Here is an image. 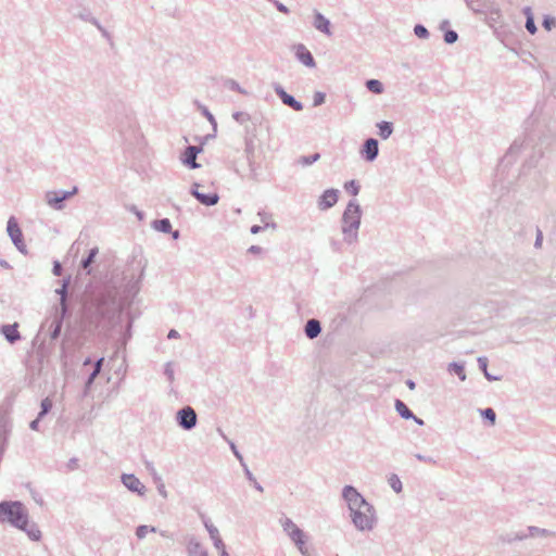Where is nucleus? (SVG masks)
Here are the masks:
<instances>
[{
	"instance_id": "obj_2",
	"label": "nucleus",
	"mask_w": 556,
	"mask_h": 556,
	"mask_svg": "<svg viewBox=\"0 0 556 556\" xmlns=\"http://www.w3.org/2000/svg\"><path fill=\"white\" fill-rule=\"evenodd\" d=\"M0 523L24 531L31 541H40L39 527L29 520L27 507L21 501L0 502Z\"/></svg>"
},
{
	"instance_id": "obj_18",
	"label": "nucleus",
	"mask_w": 556,
	"mask_h": 556,
	"mask_svg": "<svg viewBox=\"0 0 556 556\" xmlns=\"http://www.w3.org/2000/svg\"><path fill=\"white\" fill-rule=\"evenodd\" d=\"M18 325L16 323L14 324H8L3 325L0 329L1 333L4 336L7 341L11 344L17 342L21 340V334L18 331Z\"/></svg>"
},
{
	"instance_id": "obj_55",
	"label": "nucleus",
	"mask_w": 556,
	"mask_h": 556,
	"mask_svg": "<svg viewBox=\"0 0 556 556\" xmlns=\"http://www.w3.org/2000/svg\"><path fill=\"white\" fill-rule=\"evenodd\" d=\"M556 25V20L551 16H545L543 20V27L549 30L553 26Z\"/></svg>"
},
{
	"instance_id": "obj_60",
	"label": "nucleus",
	"mask_w": 556,
	"mask_h": 556,
	"mask_svg": "<svg viewBox=\"0 0 556 556\" xmlns=\"http://www.w3.org/2000/svg\"><path fill=\"white\" fill-rule=\"evenodd\" d=\"M94 26L98 28V30L101 33V35H102L105 39H108V40H110V39H111V35H110V33H109V31H108V30H106V29H105V28L100 24V22H99V21H98V25H94Z\"/></svg>"
},
{
	"instance_id": "obj_40",
	"label": "nucleus",
	"mask_w": 556,
	"mask_h": 556,
	"mask_svg": "<svg viewBox=\"0 0 556 556\" xmlns=\"http://www.w3.org/2000/svg\"><path fill=\"white\" fill-rule=\"evenodd\" d=\"M288 535L294 544L295 543L301 544L302 541L305 540L304 532L299 527H294V529L291 530Z\"/></svg>"
},
{
	"instance_id": "obj_39",
	"label": "nucleus",
	"mask_w": 556,
	"mask_h": 556,
	"mask_svg": "<svg viewBox=\"0 0 556 556\" xmlns=\"http://www.w3.org/2000/svg\"><path fill=\"white\" fill-rule=\"evenodd\" d=\"M319 159H320V154L319 153H314V154H311V155H303V156H301L298 160V163L300 165H302V166H309V165L314 164L315 162H317Z\"/></svg>"
},
{
	"instance_id": "obj_54",
	"label": "nucleus",
	"mask_w": 556,
	"mask_h": 556,
	"mask_svg": "<svg viewBox=\"0 0 556 556\" xmlns=\"http://www.w3.org/2000/svg\"><path fill=\"white\" fill-rule=\"evenodd\" d=\"M488 364L489 361L485 356L478 357V366L479 369L483 371V374L488 372Z\"/></svg>"
},
{
	"instance_id": "obj_10",
	"label": "nucleus",
	"mask_w": 556,
	"mask_h": 556,
	"mask_svg": "<svg viewBox=\"0 0 556 556\" xmlns=\"http://www.w3.org/2000/svg\"><path fill=\"white\" fill-rule=\"evenodd\" d=\"M273 89L285 105L291 108L296 112L303 110V103L296 100L293 96L289 94L279 83H274Z\"/></svg>"
},
{
	"instance_id": "obj_5",
	"label": "nucleus",
	"mask_w": 556,
	"mask_h": 556,
	"mask_svg": "<svg viewBox=\"0 0 556 556\" xmlns=\"http://www.w3.org/2000/svg\"><path fill=\"white\" fill-rule=\"evenodd\" d=\"M78 192V187L74 186L72 190H51L47 191L45 194V200L47 204L53 210L61 211L65 207L64 202L75 195Z\"/></svg>"
},
{
	"instance_id": "obj_13",
	"label": "nucleus",
	"mask_w": 556,
	"mask_h": 556,
	"mask_svg": "<svg viewBox=\"0 0 556 556\" xmlns=\"http://www.w3.org/2000/svg\"><path fill=\"white\" fill-rule=\"evenodd\" d=\"M362 156L367 162H374L379 154V142L375 138H368L365 140L362 148Z\"/></svg>"
},
{
	"instance_id": "obj_36",
	"label": "nucleus",
	"mask_w": 556,
	"mask_h": 556,
	"mask_svg": "<svg viewBox=\"0 0 556 556\" xmlns=\"http://www.w3.org/2000/svg\"><path fill=\"white\" fill-rule=\"evenodd\" d=\"M149 532L155 533V532H157V529L153 526H147V525H141L136 528V536L139 540L144 539L147 533H149Z\"/></svg>"
},
{
	"instance_id": "obj_28",
	"label": "nucleus",
	"mask_w": 556,
	"mask_h": 556,
	"mask_svg": "<svg viewBox=\"0 0 556 556\" xmlns=\"http://www.w3.org/2000/svg\"><path fill=\"white\" fill-rule=\"evenodd\" d=\"M152 227L163 233L172 232V223L168 218L155 219L152 223Z\"/></svg>"
},
{
	"instance_id": "obj_26",
	"label": "nucleus",
	"mask_w": 556,
	"mask_h": 556,
	"mask_svg": "<svg viewBox=\"0 0 556 556\" xmlns=\"http://www.w3.org/2000/svg\"><path fill=\"white\" fill-rule=\"evenodd\" d=\"M194 105L202 113V115L205 116L207 118V121L211 123V125L213 126L214 134H215L217 130V122H216L214 115L210 112L207 106L202 104L200 101L195 100Z\"/></svg>"
},
{
	"instance_id": "obj_25",
	"label": "nucleus",
	"mask_w": 556,
	"mask_h": 556,
	"mask_svg": "<svg viewBox=\"0 0 556 556\" xmlns=\"http://www.w3.org/2000/svg\"><path fill=\"white\" fill-rule=\"evenodd\" d=\"M394 406H395V409L397 412V414L403 418V419H410V418H415V414L408 408V406L401 400H395V403H394Z\"/></svg>"
},
{
	"instance_id": "obj_42",
	"label": "nucleus",
	"mask_w": 556,
	"mask_h": 556,
	"mask_svg": "<svg viewBox=\"0 0 556 556\" xmlns=\"http://www.w3.org/2000/svg\"><path fill=\"white\" fill-rule=\"evenodd\" d=\"M466 4L473 12H483L485 9L484 0H465Z\"/></svg>"
},
{
	"instance_id": "obj_43",
	"label": "nucleus",
	"mask_w": 556,
	"mask_h": 556,
	"mask_svg": "<svg viewBox=\"0 0 556 556\" xmlns=\"http://www.w3.org/2000/svg\"><path fill=\"white\" fill-rule=\"evenodd\" d=\"M480 413H481V416L490 421L491 425H494L495 424V420H496V414H495V410L491 407H488V408H484V409H480Z\"/></svg>"
},
{
	"instance_id": "obj_37",
	"label": "nucleus",
	"mask_w": 556,
	"mask_h": 556,
	"mask_svg": "<svg viewBox=\"0 0 556 556\" xmlns=\"http://www.w3.org/2000/svg\"><path fill=\"white\" fill-rule=\"evenodd\" d=\"M232 118L240 125H245L248 122H252V116L247 112L237 111L232 113Z\"/></svg>"
},
{
	"instance_id": "obj_34",
	"label": "nucleus",
	"mask_w": 556,
	"mask_h": 556,
	"mask_svg": "<svg viewBox=\"0 0 556 556\" xmlns=\"http://www.w3.org/2000/svg\"><path fill=\"white\" fill-rule=\"evenodd\" d=\"M366 87L369 91L376 94L383 92V84L378 79H368L366 81Z\"/></svg>"
},
{
	"instance_id": "obj_53",
	"label": "nucleus",
	"mask_w": 556,
	"mask_h": 556,
	"mask_svg": "<svg viewBox=\"0 0 556 556\" xmlns=\"http://www.w3.org/2000/svg\"><path fill=\"white\" fill-rule=\"evenodd\" d=\"M256 122L253 119L251 125H245L244 127V137H249L252 134H256Z\"/></svg>"
},
{
	"instance_id": "obj_27",
	"label": "nucleus",
	"mask_w": 556,
	"mask_h": 556,
	"mask_svg": "<svg viewBox=\"0 0 556 556\" xmlns=\"http://www.w3.org/2000/svg\"><path fill=\"white\" fill-rule=\"evenodd\" d=\"M500 540L503 543L511 544V543H514L516 541H523V540H526V535L523 533V530L522 531H517V532H508V533L502 534L500 536Z\"/></svg>"
},
{
	"instance_id": "obj_61",
	"label": "nucleus",
	"mask_w": 556,
	"mask_h": 556,
	"mask_svg": "<svg viewBox=\"0 0 556 556\" xmlns=\"http://www.w3.org/2000/svg\"><path fill=\"white\" fill-rule=\"evenodd\" d=\"M62 270V265L58 261H55L52 268L53 275L61 276Z\"/></svg>"
},
{
	"instance_id": "obj_6",
	"label": "nucleus",
	"mask_w": 556,
	"mask_h": 556,
	"mask_svg": "<svg viewBox=\"0 0 556 556\" xmlns=\"http://www.w3.org/2000/svg\"><path fill=\"white\" fill-rule=\"evenodd\" d=\"M215 135H207L203 138H201V143L200 146H188L180 160L182 162V164L185 166H187L188 168L190 169H197V168H200L201 165L197 162V156L199 153H201L203 151V144L204 142L210 139V138H214Z\"/></svg>"
},
{
	"instance_id": "obj_49",
	"label": "nucleus",
	"mask_w": 556,
	"mask_h": 556,
	"mask_svg": "<svg viewBox=\"0 0 556 556\" xmlns=\"http://www.w3.org/2000/svg\"><path fill=\"white\" fill-rule=\"evenodd\" d=\"M325 99H326V93H324L321 91L315 92L314 97H313V105L314 106L321 105L325 102Z\"/></svg>"
},
{
	"instance_id": "obj_12",
	"label": "nucleus",
	"mask_w": 556,
	"mask_h": 556,
	"mask_svg": "<svg viewBox=\"0 0 556 556\" xmlns=\"http://www.w3.org/2000/svg\"><path fill=\"white\" fill-rule=\"evenodd\" d=\"M339 199V190L338 189H327L323 192V194L318 199V208L320 211H326L333 207Z\"/></svg>"
},
{
	"instance_id": "obj_11",
	"label": "nucleus",
	"mask_w": 556,
	"mask_h": 556,
	"mask_svg": "<svg viewBox=\"0 0 556 556\" xmlns=\"http://www.w3.org/2000/svg\"><path fill=\"white\" fill-rule=\"evenodd\" d=\"M200 184L194 182L190 188V194L205 206H214L219 201L217 192L204 193L199 191Z\"/></svg>"
},
{
	"instance_id": "obj_46",
	"label": "nucleus",
	"mask_w": 556,
	"mask_h": 556,
	"mask_svg": "<svg viewBox=\"0 0 556 556\" xmlns=\"http://www.w3.org/2000/svg\"><path fill=\"white\" fill-rule=\"evenodd\" d=\"M98 375H99V372H96L94 370H92L89 374V376L85 382V390H84L85 395L88 394V392H89L91 386L93 384L96 378L98 377Z\"/></svg>"
},
{
	"instance_id": "obj_30",
	"label": "nucleus",
	"mask_w": 556,
	"mask_h": 556,
	"mask_svg": "<svg viewBox=\"0 0 556 556\" xmlns=\"http://www.w3.org/2000/svg\"><path fill=\"white\" fill-rule=\"evenodd\" d=\"M255 138H256V134H252L249 137H244V144H245L244 152L249 160L250 166H252L251 157L253 156L254 150H255V144H254Z\"/></svg>"
},
{
	"instance_id": "obj_21",
	"label": "nucleus",
	"mask_w": 556,
	"mask_h": 556,
	"mask_svg": "<svg viewBox=\"0 0 556 556\" xmlns=\"http://www.w3.org/2000/svg\"><path fill=\"white\" fill-rule=\"evenodd\" d=\"M321 332V324L318 319H308L304 326V333L308 339L317 338Z\"/></svg>"
},
{
	"instance_id": "obj_41",
	"label": "nucleus",
	"mask_w": 556,
	"mask_h": 556,
	"mask_svg": "<svg viewBox=\"0 0 556 556\" xmlns=\"http://www.w3.org/2000/svg\"><path fill=\"white\" fill-rule=\"evenodd\" d=\"M344 189H345L346 192H349L352 195L356 197L359 193L361 186H359V184L356 180L352 179V180L346 181L344 184Z\"/></svg>"
},
{
	"instance_id": "obj_1",
	"label": "nucleus",
	"mask_w": 556,
	"mask_h": 556,
	"mask_svg": "<svg viewBox=\"0 0 556 556\" xmlns=\"http://www.w3.org/2000/svg\"><path fill=\"white\" fill-rule=\"evenodd\" d=\"M342 497L346 502L353 526L358 531H371L377 522L376 510L352 485H345Z\"/></svg>"
},
{
	"instance_id": "obj_7",
	"label": "nucleus",
	"mask_w": 556,
	"mask_h": 556,
	"mask_svg": "<svg viewBox=\"0 0 556 556\" xmlns=\"http://www.w3.org/2000/svg\"><path fill=\"white\" fill-rule=\"evenodd\" d=\"M7 231L15 248L23 254H27V248L24 242L22 229L14 216L8 220Z\"/></svg>"
},
{
	"instance_id": "obj_33",
	"label": "nucleus",
	"mask_w": 556,
	"mask_h": 556,
	"mask_svg": "<svg viewBox=\"0 0 556 556\" xmlns=\"http://www.w3.org/2000/svg\"><path fill=\"white\" fill-rule=\"evenodd\" d=\"M224 86L226 88H228L229 90L239 92V93H241L243 96H248L249 94V92L244 88H242L237 80H235L232 78L225 79Z\"/></svg>"
},
{
	"instance_id": "obj_48",
	"label": "nucleus",
	"mask_w": 556,
	"mask_h": 556,
	"mask_svg": "<svg viewBox=\"0 0 556 556\" xmlns=\"http://www.w3.org/2000/svg\"><path fill=\"white\" fill-rule=\"evenodd\" d=\"M52 400L50 397H45L40 403V410L49 414L50 410L52 409Z\"/></svg>"
},
{
	"instance_id": "obj_45",
	"label": "nucleus",
	"mask_w": 556,
	"mask_h": 556,
	"mask_svg": "<svg viewBox=\"0 0 556 556\" xmlns=\"http://www.w3.org/2000/svg\"><path fill=\"white\" fill-rule=\"evenodd\" d=\"M164 375L166 376L167 380L172 383L175 379V374H174V364L173 362H167L165 365H164Z\"/></svg>"
},
{
	"instance_id": "obj_3",
	"label": "nucleus",
	"mask_w": 556,
	"mask_h": 556,
	"mask_svg": "<svg viewBox=\"0 0 556 556\" xmlns=\"http://www.w3.org/2000/svg\"><path fill=\"white\" fill-rule=\"evenodd\" d=\"M362 220V208L356 200H351L341 218V230L343 241L348 244L356 243L358 240V229Z\"/></svg>"
},
{
	"instance_id": "obj_52",
	"label": "nucleus",
	"mask_w": 556,
	"mask_h": 556,
	"mask_svg": "<svg viewBox=\"0 0 556 556\" xmlns=\"http://www.w3.org/2000/svg\"><path fill=\"white\" fill-rule=\"evenodd\" d=\"M229 446H230L231 452L236 456V458L240 462V465H242V463H245L242 454L239 452L236 444L233 442L229 441Z\"/></svg>"
},
{
	"instance_id": "obj_58",
	"label": "nucleus",
	"mask_w": 556,
	"mask_h": 556,
	"mask_svg": "<svg viewBox=\"0 0 556 556\" xmlns=\"http://www.w3.org/2000/svg\"><path fill=\"white\" fill-rule=\"evenodd\" d=\"M242 468H243V471H244V476L245 478L250 481V482H253L255 479V477L253 476V473L251 472V470L249 469L248 465L245 463H242Z\"/></svg>"
},
{
	"instance_id": "obj_62",
	"label": "nucleus",
	"mask_w": 556,
	"mask_h": 556,
	"mask_svg": "<svg viewBox=\"0 0 556 556\" xmlns=\"http://www.w3.org/2000/svg\"><path fill=\"white\" fill-rule=\"evenodd\" d=\"M263 252V248L260 247V245H251L249 249H248V253H251V254H261Z\"/></svg>"
},
{
	"instance_id": "obj_24",
	"label": "nucleus",
	"mask_w": 556,
	"mask_h": 556,
	"mask_svg": "<svg viewBox=\"0 0 556 556\" xmlns=\"http://www.w3.org/2000/svg\"><path fill=\"white\" fill-rule=\"evenodd\" d=\"M523 147V141H520L516 139L509 147L506 155L504 156V160H506L508 163H511L515 157L521 152Z\"/></svg>"
},
{
	"instance_id": "obj_29",
	"label": "nucleus",
	"mask_w": 556,
	"mask_h": 556,
	"mask_svg": "<svg viewBox=\"0 0 556 556\" xmlns=\"http://www.w3.org/2000/svg\"><path fill=\"white\" fill-rule=\"evenodd\" d=\"M99 250L98 248H92L89 250L88 255L81 260L80 267L85 270H87V274H90V265L94 262V258L98 254Z\"/></svg>"
},
{
	"instance_id": "obj_23",
	"label": "nucleus",
	"mask_w": 556,
	"mask_h": 556,
	"mask_svg": "<svg viewBox=\"0 0 556 556\" xmlns=\"http://www.w3.org/2000/svg\"><path fill=\"white\" fill-rule=\"evenodd\" d=\"M448 27H450L448 20H443L440 23V29L444 31V41L447 45H453L458 40V34L455 30L450 29Z\"/></svg>"
},
{
	"instance_id": "obj_19",
	"label": "nucleus",
	"mask_w": 556,
	"mask_h": 556,
	"mask_svg": "<svg viewBox=\"0 0 556 556\" xmlns=\"http://www.w3.org/2000/svg\"><path fill=\"white\" fill-rule=\"evenodd\" d=\"M188 556H208L207 549L194 536L188 539Z\"/></svg>"
},
{
	"instance_id": "obj_38",
	"label": "nucleus",
	"mask_w": 556,
	"mask_h": 556,
	"mask_svg": "<svg viewBox=\"0 0 556 556\" xmlns=\"http://www.w3.org/2000/svg\"><path fill=\"white\" fill-rule=\"evenodd\" d=\"M388 482H389V485L391 486V489L395 493L402 492L403 484L397 475H395V473L390 475Z\"/></svg>"
},
{
	"instance_id": "obj_14",
	"label": "nucleus",
	"mask_w": 556,
	"mask_h": 556,
	"mask_svg": "<svg viewBox=\"0 0 556 556\" xmlns=\"http://www.w3.org/2000/svg\"><path fill=\"white\" fill-rule=\"evenodd\" d=\"M122 482L129 491L136 492L139 495L144 494L146 486L141 483V481L135 475L123 473Z\"/></svg>"
},
{
	"instance_id": "obj_20",
	"label": "nucleus",
	"mask_w": 556,
	"mask_h": 556,
	"mask_svg": "<svg viewBox=\"0 0 556 556\" xmlns=\"http://www.w3.org/2000/svg\"><path fill=\"white\" fill-rule=\"evenodd\" d=\"M68 283H70V277L66 279H63L62 286L55 290V292L60 295V312H63V314L68 313V306H67Z\"/></svg>"
},
{
	"instance_id": "obj_17",
	"label": "nucleus",
	"mask_w": 556,
	"mask_h": 556,
	"mask_svg": "<svg viewBox=\"0 0 556 556\" xmlns=\"http://www.w3.org/2000/svg\"><path fill=\"white\" fill-rule=\"evenodd\" d=\"M313 26L320 33L331 36L330 21L320 12L314 11Z\"/></svg>"
},
{
	"instance_id": "obj_22",
	"label": "nucleus",
	"mask_w": 556,
	"mask_h": 556,
	"mask_svg": "<svg viewBox=\"0 0 556 556\" xmlns=\"http://www.w3.org/2000/svg\"><path fill=\"white\" fill-rule=\"evenodd\" d=\"M523 533L526 535V539L536 538V536H542V538L556 536V532L547 530V529L539 528L535 526L527 527V529L523 530Z\"/></svg>"
},
{
	"instance_id": "obj_32",
	"label": "nucleus",
	"mask_w": 556,
	"mask_h": 556,
	"mask_svg": "<svg viewBox=\"0 0 556 556\" xmlns=\"http://www.w3.org/2000/svg\"><path fill=\"white\" fill-rule=\"evenodd\" d=\"M447 370L451 372V374H455L458 376V378L464 381L466 380V372H465V367L463 364H459V363H456V362H453V363H450L448 364V367H447Z\"/></svg>"
},
{
	"instance_id": "obj_44",
	"label": "nucleus",
	"mask_w": 556,
	"mask_h": 556,
	"mask_svg": "<svg viewBox=\"0 0 556 556\" xmlns=\"http://www.w3.org/2000/svg\"><path fill=\"white\" fill-rule=\"evenodd\" d=\"M414 34L421 39H427L429 37V30L421 24H416L414 27Z\"/></svg>"
},
{
	"instance_id": "obj_59",
	"label": "nucleus",
	"mask_w": 556,
	"mask_h": 556,
	"mask_svg": "<svg viewBox=\"0 0 556 556\" xmlns=\"http://www.w3.org/2000/svg\"><path fill=\"white\" fill-rule=\"evenodd\" d=\"M103 363H104V357H100L98 358L94 363H93V370L96 372H101L102 370V366H103Z\"/></svg>"
},
{
	"instance_id": "obj_35",
	"label": "nucleus",
	"mask_w": 556,
	"mask_h": 556,
	"mask_svg": "<svg viewBox=\"0 0 556 556\" xmlns=\"http://www.w3.org/2000/svg\"><path fill=\"white\" fill-rule=\"evenodd\" d=\"M76 16L84 22H88L92 25H98L99 20L92 15L89 9H83L79 13L76 14Z\"/></svg>"
},
{
	"instance_id": "obj_56",
	"label": "nucleus",
	"mask_w": 556,
	"mask_h": 556,
	"mask_svg": "<svg viewBox=\"0 0 556 556\" xmlns=\"http://www.w3.org/2000/svg\"><path fill=\"white\" fill-rule=\"evenodd\" d=\"M415 457L418 460L427 463V464H431V465L437 464V460L433 457H431V456H426V455H422V454H416Z\"/></svg>"
},
{
	"instance_id": "obj_50",
	"label": "nucleus",
	"mask_w": 556,
	"mask_h": 556,
	"mask_svg": "<svg viewBox=\"0 0 556 556\" xmlns=\"http://www.w3.org/2000/svg\"><path fill=\"white\" fill-rule=\"evenodd\" d=\"M281 526L283 528V531L287 532V534H289V532L293 530L294 527H298L290 518H285L281 521Z\"/></svg>"
},
{
	"instance_id": "obj_63",
	"label": "nucleus",
	"mask_w": 556,
	"mask_h": 556,
	"mask_svg": "<svg viewBox=\"0 0 556 556\" xmlns=\"http://www.w3.org/2000/svg\"><path fill=\"white\" fill-rule=\"evenodd\" d=\"M296 547L299 548L300 553L303 555V556H309L307 554V548L305 546V540L302 541V543H295Z\"/></svg>"
},
{
	"instance_id": "obj_51",
	"label": "nucleus",
	"mask_w": 556,
	"mask_h": 556,
	"mask_svg": "<svg viewBox=\"0 0 556 556\" xmlns=\"http://www.w3.org/2000/svg\"><path fill=\"white\" fill-rule=\"evenodd\" d=\"M268 2L273 3L275 5V8L283 13V14H289L290 13V10L288 9V7H286L283 3H281L280 1L278 0H267Z\"/></svg>"
},
{
	"instance_id": "obj_47",
	"label": "nucleus",
	"mask_w": 556,
	"mask_h": 556,
	"mask_svg": "<svg viewBox=\"0 0 556 556\" xmlns=\"http://www.w3.org/2000/svg\"><path fill=\"white\" fill-rule=\"evenodd\" d=\"M526 29L531 34V35H534L538 30L536 28V25H535V22H534V17L533 16H528L527 20H526Z\"/></svg>"
},
{
	"instance_id": "obj_57",
	"label": "nucleus",
	"mask_w": 556,
	"mask_h": 556,
	"mask_svg": "<svg viewBox=\"0 0 556 556\" xmlns=\"http://www.w3.org/2000/svg\"><path fill=\"white\" fill-rule=\"evenodd\" d=\"M258 215L261 216V220L264 223V227L267 228V227H273L275 228L276 227V224L275 223H268L267 219L269 218V215L265 212H260Z\"/></svg>"
},
{
	"instance_id": "obj_4",
	"label": "nucleus",
	"mask_w": 556,
	"mask_h": 556,
	"mask_svg": "<svg viewBox=\"0 0 556 556\" xmlns=\"http://www.w3.org/2000/svg\"><path fill=\"white\" fill-rule=\"evenodd\" d=\"M131 273L125 275L126 281L123 287L122 298L124 301H131L140 291L141 281L144 276L147 261L142 257H134L129 264Z\"/></svg>"
},
{
	"instance_id": "obj_64",
	"label": "nucleus",
	"mask_w": 556,
	"mask_h": 556,
	"mask_svg": "<svg viewBox=\"0 0 556 556\" xmlns=\"http://www.w3.org/2000/svg\"><path fill=\"white\" fill-rule=\"evenodd\" d=\"M67 467L70 470H74L78 467V459L76 457H73L68 460Z\"/></svg>"
},
{
	"instance_id": "obj_8",
	"label": "nucleus",
	"mask_w": 556,
	"mask_h": 556,
	"mask_svg": "<svg viewBox=\"0 0 556 556\" xmlns=\"http://www.w3.org/2000/svg\"><path fill=\"white\" fill-rule=\"evenodd\" d=\"M176 421L184 430H192L198 422L195 410L191 406H185L176 413Z\"/></svg>"
},
{
	"instance_id": "obj_9",
	"label": "nucleus",
	"mask_w": 556,
	"mask_h": 556,
	"mask_svg": "<svg viewBox=\"0 0 556 556\" xmlns=\"http://www.w3.org/2000/svg\"><path fill=\"white\" fill-rule=\"evenodd\" d=\"M67 314H63V312H55V314L48 318L42 325L41 330L48 327L49 337L51 340H56L62 330L63 320Z\"/></svg>"
},
{
	"instance_id": "obj_16",
	"label": "nucleus",
	"mask_w": 556,
	"mask_h": 556,
	"mask_svg": "<svg viewBox=\"0 0 556 556\" xmlns=\"http://www.w3.org/2000/svg\"><path fill=\"white\" fill-rule=\"evenodd\" d=\"M201 518H202V521H203V525H204L206 531L208 532L211 540L213 541L214 547L215 548L223 547V544H225V543L219 535L218 529L212 523V521L207 517L202 515Z\"/></svg>"
},
{
	"instance_id": "obj_15",
	"label": "nucleus",
	"mask_w": 556,
	"mask_h": 556,
	"mask_svg": "<svg viewBox=\"0 0 556 556\" xmlns=\"http://www.w3.org/2000/svg\"><path fill=\"white\" fill-rule=\"evenodd\" d=\"M294 49L295 58L298 59L299 62L311 68L316 66V62L314 60L313 54L303 43L296 45Z\"/></svg>"
},
{
	"instance_id": "obj_31",
	"label": "nucleus",
	"mask_w": 556,
	"mask_h": 556,
	"mask_svg": "<svg viewBox=\"0 0 556 556\" xmlns=\"http://www.w3.org/2000/svg\"><path fill=\"white\" fill-rule=\"evenodd\" d=\"M377 127L379 129V136L383 140L388 139L393 132V124L391 122L382 121L377 124Z\"/></svg>"
}]
</instances>
